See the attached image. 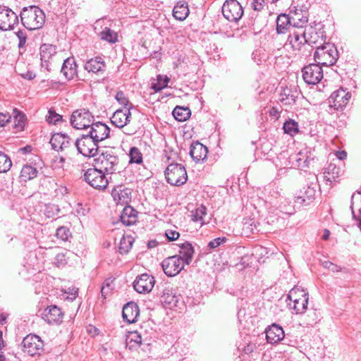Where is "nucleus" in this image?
<instances>
[{"label": "nucleus", "mask_w": 361, "mask_h": 361, "mask_svg": "<svg viewBox=\"0 0 361 361\" xmlns=\"http://www.w3.org/2000/svg\"><path fill=\"white\" fill-rule=\"evenodd\" d=\"M21 23L27 30L41 28L45 22L44 12L37 6L25 7L20 12Z\"/></svg>", "instance_id": "nucleus-1"}, {"label": "nucleus", "mask_w": 361, "mask_h": 361, "mask_svg": "<svg viewBox=\"0 0 361 361\" xmlns=\"http://www.w3.org/2000/svg\"><path fill=\"white\" fill-rule=\"evenodd\" d=\"M307 180V185L295 197V203L299 206L310 205L315 200L317 188L319 186L317 176L314 173H309Z\"/></svg>", "instance_id": "nucleus-2"}, {"label": "nucleus", "mask_w": 361, "mask_h": 361, "mask_svg": "<svg viewBox=\"0 0 361 361\" xmlns=\"http://www.w3.org/2000/svg\"><path fill=\"white\" fill-rule=\"evenodd\" d=\"M314 61L322 66H333L338 59V51L331 43H324L317 47L314 54Z\"/></svg>", "instance_id": "nucleus-3"}, {"label": "nucleus", "mask_w": 361, "mask_h": 361, "mask_svg": "<svg viewBox=\"0 0 361 361\" xmlns=\"http://www.w3.org/2000/svg\"><path fill=\"white\" fill-rule=\"evenodd\" d=\"M164 175L166 181L171 185H182L185 184L188 180L185 168L183 165L177 163L169 164L164 171Z\"/></svg>", "instance_id": "nucleus-4"}, {"label": "nucleus", "mask_w": 361, "mask_h": 361, "mask_svg": "<svg viewBox=\"0 0 361 361\" xmlns=\"http://www.w3.org/2000/svg\"><path fill=\"white\" fill-rule=\"evenodd\" d=\"M118 164V158L111 151L102 152L94 159V166L108 174L116 171L115 166Z\"/></svg>", "instance_id": "nucleus-5"}, {"label": "nucleus", "mask_w": 361, "mask_h": 361, "mask_svg": "<svg viewBox=\"0 0 361 361\" xmlns=\"http://www.w3.org/2000/svg\"><path fill=\"white\" fill-rule=\"evenodd\" d=\"M78 153L87 157H94L99 152V144L88 133L82 134L74 142Z\"/></svg>", "instance_id": "nucleus-6"}, {"label": "nucleus", "mask_w": 361, "mask_h": 361, "mask_svg": "<svg viewBox=\"0 0 361 361\" xmlns=\"http://www.w3.org/2000/svg\"><path fill=\"white\" fill-rule=\"evenodd\" d=\"M105 172L97 167L88 169L84 173L85 180L92 188L97 190H104L109 184V180Z\"/></svg>", "instance_id": "nucleus-7"}, {"label": "nucleus", "mask_w": 361, "mask_h": 361, "mask_svg": "<svg viewBox=\"0 0 361 361\" xmlns=\"http://www.w3.org/2000/svg\"><path fill=\"white\" fill-rule=\"evenodd\" d=\"M94 121V117L87 109L74 111L71 116V124L76 129H87Z\"/></svg>", "instance_id": "nucleus-8"}, {"label": "nucleus", "mask_w": 361, "mask_h": 361, "mask_svg": "<svg viewBox=\"0 0 361 361\" xmlns=\"http://www.w3.org/2000/svg\"><path fill=\"white\" fill-rule=\"evenodd\" d=\"M222 14L229 22L238 23L243 16V8L237 0H226L222 6Z\"/></svg>", "instance_id": "nucleus-9"}, {"label": "nucleus", "mask_w": 361, "mask_h": 361, "mask_svg": "<svg viewBox=\"0 0 361 361\" xmlns=\"http://www.w3.org/2000/svg\"><path fill=\"white\" fill-rule=\"evenodd\" d=\"M23 351L30 356L39 355L44 351V342L37 335L29 334L22 341Z\"/></svg>", "instance_id": "nucleus-10"}, {"label": "nucleus", "mask_w": 361, "mask_h": 361, "mask_svg": "<svg viewBox=\"0 0 361 361\" xmlns=\"http://www.w3.org/2000/svg\"><path fill=\"white\" fill-rule=\"evenodd\" d=\"M302 78L308 85H316L319 83L324 77L322 65L310 63L302 69Z\"/></svg>", "instance_id": "nucleus-11"}, {"label": "nucleus", "mask_w": 361, "mask_h": 361, "mask_svg": "<svg viewBox=\"0 0 361 361\" xmlns=\"http://www.w3.org/2000/svg\"><path fill=\"white\" fill-rule=\"evenodd\" d=\"M185 265L182 259L176 255L164 259L161 262L163 271L168 276L178 275Z\"/></svg>", "instance_id": "nucleus-12"}, {"label": "nucleus", "mask_w": 361, "mask_h": 361, "mask_svg": "<svg viewBox=\"0 0 361 361\" xmlns=\"http://www.w3.org/2000/svg\"><path fill=\"white\" fill-rule=\"evenodd\" d=\"M18 23L17 14L7 6H0V29L1 30H13Z\"/></svg>", "instance_id": "nucleus-13"}, {"label": "nucleus", "mask_w": 361, "mask_h": 361, "mask_svg": "<svg viewBox=\"0 0 361 361\" xmlns=\"http://www.w3.org/2000/svg\"><path fill=\"white\" fill-rule=\"evenodd\" d=\"M351 98V93L346 90L340 88L334 91L329 98V103L331 107L338 111L342 110L349 102Z\"/></svg>", "instance_id": "nucleus-14"}, {"label": "nucleus", "mask_w": 361, "mask_h": 361, "mask_svg": "<svg viewBox=\"0 0 361 361\" xmlns=\"http://www.w3.org/2000/svg\"><path fill=\"white\" fill-rule=\"evenodd\" d=\"M90 130L87 133L92 137L94 142L99 144L109 137L110 128L105 123L98 121L94 122L89 127Z\"/></svg>", "instance_id": "nucleus-15"}, {"label": "nucleus", "mask_w": 361, "mask_h": 361, "mask_svg": "<svg viewBox=\"0 0 361 361\" xmlns=\"http://www.w3.org/2000/svg\"><path fill=\"white\" fill-rule=\"evenodd\" d=\"M154 278L148 274H142L136 277L133 282L134 289L139 293H149L154 286Z\"/></svg>", "instance_id": "nucleus-16"}, {"label": "nucleus", "mask_w": 361, "mask_h": 361, "mask_svg": "<svg viewBox=\"0 0 361 361\" xmlns=\"http://www.w3.org/2000/svg\"><path fill=\"white\" fill-rule=\"evenodd\" d=\"M42 318L49 324L59 325L63 322V312L58 306L51 305L44 310Z\"/></svg>", "instance_id": "nucleus-17"}, {"label": "nucleus", "mask_w": 361, "mask_h": 361, "mask_svg": "<svg viewBox=\"0 0 361 361\" xmlns=\"http://www.w3.org/2000/svg\"><path fill=\"white\" fill-rule=\"evenodd\" d=\"M56 54V46L50 44H43L40 47V59L42 68H44L47 71L50 72L51 62L50 60Z\"/></svg>", "instance_id": "nucleus-18"}, {"label": "nucleus", "mask_w": 361, "mask_h": 361, "mask_svg": "<svg viewBox=\"0 0 361 361\" xmlns=\"http://www.w3.org/2000/svg\"><path fill=\"white\" fill-rule=\"evenodd\" d=\"M106 63L101 56L92 58L87 60L84 65L85 71L97 75H103L106 71Z\"/></svg>", "instance_id": "nucleus-19"}, {"label": "nucleus", "mask_w": 361, "mask_h": 361, "mask_svg": "<svg viewBox=\"0 0 361 361\" xmlns=\"http://www.w3.org/2000/svg\"><path fill=\"white\" fill-rule=\"evenodd\" d=\"M51 148L57 152L63 151L71 145V139L66 133H56L50 139Z\"/></svg>", "instance_id": "nucleus-20"}, {"label": "nucleus", "mask_w": 361, "mask_h": 361, "mask_svg": "<svg viewBox=\"0 0 361 361\" xmlns=\"http://www.w3.org/2000/svg\"><path fill=\"white\" fill-rule=\"evenodd\" d=\"M132 108V104H130V106L127 108L126 109H118L116 110L113 116L111 118V121L112 124L116 126L117 128H122L125 126H126L130 121L131 113L130 109Z\"/></svg>", "instance_id": "nucleus-21"}, {"label": "nucleus", "mask_w": 361, "mask_h": 361, "mask_svg": "<svg viewBox=\"0 0 361 361\" xmlns=\"http://www.w3.org/2000/svg\"><path fill=\"white\" fill-rule=\"evenodd\" d=\"M160 300L166 308L172 309L178 306L181 300V296L177 295L172 289L165 288L161 295Z\"/></svg>", "instance_id": "nucleus-22"}, {"label": "nucleus", "mask_w": 361, "mask_h": 361, "mask_svg": "<svg viewBox=\"0 0 361 361\" xmlns=\"http://www.w3.org/2000/svg\"><path fill=\"white\" fill-rule=\"evenodd\" d=\"M61 72L68 80H71L78 76V65L73 56L64 60Z\"/></svg>", "instance_id": "nucleus-23"}, {"label": "nucleus", "mask_w": 361, "mask_h": 361, "mask_svg": "<svg viewBox=\"0 0 361 361\" xmlns=\"http://www.w3.org/2000/svg\"><path fill=\"white\" fill-rule=\"evenodd\" d=\"M189 154L192 159L196 163H198L201 161H204L207 158L208 149L199 141H196L191 144Z\"/></svg>", "instance_id": "nucleus-24"}, {"label": "nucleus", "mask_w": 361, "mask_h": 361, "mask_svg": "<svg viewBox=\"0 0 361 361\" xmlns=\"http://www.w3.org/2000/svg\"><path fill=\"white\" fill-rule=\"evenodd\" d=\"M140 314L138 305L134 302H129L123 307V319L129 324L135 323Z\"/></svg>", "instance_id": "nucleus-25"}, {"label": "nucleus", "mask_w": 361, "mask_h": 361, "mask_svg": "<svg viewBox=\"0 0 361 361\" xmlns=\"http://www.w3.org/2000/svg\"><path fill=\"white\" fill-rule=\"evenodd\" d=\"M284 331L280 326L273 324L266 330V338L268 343H276L284 338Z\"/></svg>", "instance_id": "nucleus-26"}, {"label": "nucleus", "mask_w": 361, "mask_h": 361, "mask_svg": "<svg viewBox=\"0 0 361 361\" xmlns=\"http://www.w3.org/2000/svg\"><path fill=\"white\" fill-rule=\"evenodd\" d=\"M178 247L180 248L179 254L176 255L180 257L186 265H189L193 259L195 252L193 246L190 243L186 241L179 244Z\"/></svg>", "instance_id": "nucleus-27"}, {"label": "nucleus", "mask_w": 361, "mask_h": 361, "mask_svg": "<svg viewBox=\"0 0 361 361\" xmlns=\"http://www.w3.org/2000/svg\"><path fill=\"white\" fill-rule=\"evenodd\" d=\"M288 42L294 50H300L302 46L307 43L304 30H298L291 32L288 36Z\"/></svg>", "instance_id": "nucleus-28"}, {"label": "nucleus", "mask_w": 361, "mask_h": 361, "mask_svg": "<svg viewBox=\"0 0 361 361\" xmlns=\"http://www.w3.org/2000/svg\"><path fill=\"white\" fill-rule=\"evenodd\" d=\"M342 173V170L337 166L336 164L331 162L326 168L324 169V180L326 184L331 185L332 183L338 181L337 179Z\"/></svg>", "instance_id": "nucleus-29"}, {"label": "nucleus", "mask_w": 361, "mask_h": 361, "mask_svg": "<svg viewBox=\"0 0 361 361\" xmlns=\"http://www.w3.org/2000/svg\"><path fill=\"white\" fill-rule=\"evenodd\" d=\"M121 221L125 226H132L137 221V212L131 206H126L121 214Z\"/></svg>", "instance_id": "nucleus-30"}, {"label": "nucleus", "mask_w": 361, "mask_h": 361, "mask_svg": "<svg viewBox=\"0 0 361 361\" xmlns=\"http://www.w3.org/2000/svg\"><path fill=\"white\" fill-rule=\"evenodd\" d=\"M293 27L290 16L289 14L281 13L276 19V31L279 34L285 33L290 27Z\"/></svg>", "instance_id": "nucleus-31"}, {"label": "nucleus", "mask_w": 361, "mask_h": 361, "mask_svg": "<svg viewBox=\"0 0 361 361\" xmlns=\"http://www.w3.org/2000/svg\"><path fill=\"white\" fill-rule=\"evenodd\" d=\"M307 44L310 45L317 44L323 41V34L319 33L315 28L310 26L304 30Z\"/></svg>", "instance_id": "nucleus-32"}, {"label": "nucleus", "mask_w": 361, "mask_h": 361, "mask_svg": "<svg viewBox=\"0 0 361 361\" xmlns=\"http://www.w3.org/2000/svg\"><path fill=\"white\" fill-rule=\"evenodd\" d=\"M38 173L39 171L35 166L26 164L22 167L20 178L21 181L27 182L36 178Z\"/></svg>", "instance_id": "nucleus-33"}, {"label": "nucleus", "mask_w": 361, "mask_h": 361, "mask_svg": "<svg viewBox=\"0 0 361 361\" xmlns=\"http://www.w3.org/2000/svg\"><path fill=\"white\" fill-rule=\"evenodd\" d=\"M290 161L292 162L293 166L302 169L309 166L310 159L306 153L299 152L290 157Z\"/></svg>", "instance_id": "nucleus-34"}, {"label": "nucleus", "mask_w": 361, "mask_h": 361, "mask_svg": "<svg viewBox=\"0 0 361 361\" xmlns=\"http://www.w3.org/2000/svg\"><path fill=\"white\" fill-rule=\"evenodd\" d=\"M308 300L309 298H304L298 300H291L288 302V305L293 313L303 314L307 308Z\"/></svg>", "instance_id": "nucleus-35"}, {"label": "nucleus", "mask_w": 361, "mask_h": 361, "mask_svg": "<svg viewBox=\"0 0 361 361\" xmlns=\"http://www.w3.org/2000/svg\"><path fill=\"white\" fill-rule=\"evenodd\" d=\"M189 13L188 4L184 1H179L173 9V16L178 20H184Z\"/></svg>", "instance_id": "nucleus-36"}, {"label": "nucleus", "mask_w": 361, "mask_h": 361, "mask_svg": "<svg viewBox=\"0 0 361 361\" xmlns=\"http://www.w3.org/2000/svg\"><path fill=\"white\" fill-rule=\"evenodd\" d=\"M291 23L293 28H298L302 30L303 27H307L306 25L308 22L307 16H304L301 13H298L296 11L295 12H290Z\"/></svg>", "instance_id": "nucleus-37"}, {"label": "nucleus", "mask_w": 361, "mask_h": 361, "mask_svg": "<svg viewBox=\"0 0 361 361\" xmlns=\"http://www.w3.org/2000/svg\"><path fill=\"white\" fill-rule=\"evenodd\" d=\"M169 80L167 75H158L157 79L152 81L151 87L155 92H160L167 87Z\"/></svg>", "instance_id": "nucleus-38"}, {"label": "nucleus", "mask_w": 361, "mask_h": 361, "mask_svg": "<svg viewBox=\"0 0 361 361\" xmlns=\"http://www.w3.org/2000/svg\"><path fill=\"white\" fill-rule=\"evenodd\" d=\"M112 196L117 204H125L130 201L131 192L128 188L120 190V191L115 190L112 192Z\"/></svg>", "instance_id": "nucleus-39"}, {"label": "nucleus", "mask_w": 361, "mask_h": 361, "mask_svg": "<svg viewBox=\"0 0 361 361\" xmlns=\"http://www.w3.org/2000/svg\"><path fill=\"white\" fill-rule=\"evenodd\" d=\"M172 114L176 120L181 122L188 120L191 115L189 108H184L179 106L173 109Z\"/></svg>", "instance_id": "nucleus-40"}, {"label": "nucleus", "mask_w": 361, "mask_h": 361, "mask_svg": "<svg viewBox=\"0 0 361 361\" xmlns=\"http://www.w3.org/2000/svg\"><path fill=\"white\" fill-rule=\"evenodd\" d=\"M134 238L130 235H123L120 240L118 250L121 254H127L132 248Z\"/></svg>", "instance_id": "nucleus-41"}, {"label": "nucleus", "mask_w": 361, "mask_h": 361, "mask_svg": "<svg viewBox=\"0 0 361 361\" xmlns=\"http://www.w3.org/2000/svg\"><path fill=\"white\" fill-rule=\"evenodd\" d=\"M141 343V335L138 334L137 331L130 332L126 338V347H129L130 349L138 347L140 345Z\"/></svg>", "instance_id": "nucleus-42"}, {"label": "nucleus", "mask_w": 361, "mask_h": 361, "mask_svg": "<svg viewBox=\"0 0 361 361\" xmlns=\"http://www.w3.org/2000/svg\"><path fill=\"white\" fill-rule=\"evenodd\" d=\"M309 298V295L303 289L300 288H292L287 296V300H300L301 298Z\"/></svg>", "instance_id": "nucleus-43"}, {"label": "nucleus", "mask_w": 361, "mask_h": 361, "mask_svg": "<svg viewBox=\"0 0 361 361\" xmlns=\"http://www.w3.org/2000/svg\"><path fill=\"white\" fill-rule=\"evenodd\" d=\"M13 114L15 119V128L18 130H23L25 127L26 121L25 115L17 109L13 110Z\"/></svg>", "instance_id": "nucleus-44"}, {"label": "nucleus", "mask_w": 361, "mask_h": 361, "mask_svg": "<svg viewBox=\"0 0 361 361\" xmlns=\"http://www.w3.org/2000/svg\"><path fill=\"white\" fill-rule=\"evenodd\" d=\"M12 166L10 157L5 153L0 152V173H6Z\"/></svg>", "instance_id": "nucleus-45"}, {"label": "nucleus", "mask_w": 361, "mask_h": 361, "mask_svg": "<svg viewBox=\"0 0 361 361\" xmlns=\"http://www.w3.org/2000/svg\"><path fill=\"white\" fill-rule=\"evenodd\" d=\"M295 93L296 92H294L290 89L286 87L281 92L280 99L281 102L286 101V104H288L294 103L297 97Z\"/></svg>", "instance_id": "nucleus-46"}, {"label": "nucleus", "mask_w": 361, "mask_h": 361, "mask_svg": "<svg viewBox=\"0 0 361 361\" xmlns=\"http://www.w3.org/2000/svg\"><path fill=\"white\" fill-rule=\"evenodd\" d=\"M283 128L286 133L291 135L298 133L299 131L298 123L292 119L286 121L283 124Z\"/></svg>", "instance_id": "nucleus-47"}, {"label": "nucleus", "mask_w": 361, "mask_h": 361, "mask_svg": "<svg viewBox=\"0 0 361 361\" xmlns=\"http://www.w3.org/2000/svg\"><path fill=\"white\" fill-rule=\"evenodd\" d=\"M100 37L102 39L111 43H114L117 40L116 32L108 27H105V29L100 32Z\"/></svg>", "instance_id": "nucleus-48"}, {"label": "nucleus", "mask_w": 361, "mask_h": 361, "mask_svg": "<svg viewBox=\"0 0 361 361\" xmlns=\"http://www.w3.org/2000/svg\"><path fill=\"white\" fill-rule=\"evenodd\" d=\"M129 157L130 163L141 164L142 162V154L140 149L135 147L130 148Z\"/></svg>", "instance_id": "nucleus-49"}, {"label": "nucleus", "mask_w": 361, "mask_h": 361, "mask_svg": "<svg viewBox=\"0 0 361 361\" xmlns=\"http://www.w3.org/2000/svg\"><path fill=\"white\" fill-rule=\"evenodd\" d=\"M243 231L247 235L253 233L255 231H259L254 220L251 219H245L243 225Z\"/></svg>", "instance_id": "nucleus-50"}, {"label": "nucleus", "mask_w": 361, "mask_h": 361, "mask_svg": "<svg viewBox=\"0 0 361 361\" xmlns=\"http://www.w3.org/2000/svg\"><path fill=\"white\" fill-rule=\"evenodd\" d=\"M62 116L57 114L53 109H49L48 115L46 116L47 121L50 124L56 125L59 122L62 121Z\"/></svg>", "instance_id": "nucleus-51"}, {"label": "nucleus", "mask_w": 361, "mask_h": 361, "mask_svg": "<svg viewBox=\"0 0 361 361\" xmlns=\"http://www.w3.org/2000/svg\"><path fill=\"white\" fill-rule=\"evenodd\" d=\"M207 214V208L200 205L194 212H192V219L194 221H202L203 216Z\"/></svg>", "instance_id": "nucleus-52"}, {"label": "nucleus", "mask_w": 361, "mask_h": 361, "mask_svg": "<svg viewBox=\"0 0 361 361\" xmlns=\"http://www.w3.org/2000/svg\"><path fill=\"white\" fill-rule=\"evenodd\" d=\"M56 236L63 241H66L71 236L69 228L66 226H61L56 229Z\"/></svg>", "instance_id": "nucleus-53"}, {"label": "nucleus", "mask_w": 361, "mask_h": 361, "mask_svg": "<svg viewBox=\"0 0 361 361\" xmlns=\"http://www.w3.org/2000/svg\"><path fill=\"white\" fill-rule=\"evenodd\" d=\"M116 99L121 105L123 106L126 109L130 106L128 99L126 97L125 94L122 91L117 92L116 95Z\"/></svg>", "instance_id": "nucleus-54"}, {"label": "nucleus", "mask_w": 361, "mask_h": 361, "mask_svg": "<svg viewBox=\"0 0 361 361\" xmlns=\"http://www.w3.org/2000/svg\"><path fill=\"white\" fill-rule=\"evenodd\" d=\"M16 36L18 39V47L20 49L25 47L26 41H27V34L26 32L19 30L16 32Z\"/></svg>", "instance_id": "nucleus-55"}, {"label": "nucleus", "mask_w": 361, "mask_h": 361, "mask_svg": "<svg viewBox=\"0 0 361 361\" xmlns=\"http://www.w3.org/2000/svg\"><path fill=\"white\" fill-rule=\"evenodd\" d=\"M66 263L67 260L63 253H59L56 255L54 264L56 267H63Z\"/></svg>", "instance_id": "nucleus-56"}, {"label": "nucleus", "mask_w": 361, "mask_h": 361, "mask_svg": "<svg viewBox=\"0 0 361 361\" xmlns=\"http://www.w3.org/2000/svg\"><path fill=\"white\" fill-rule=\"evenodd\" d=\"M226 241V237L214 238L208 243V247H209L210 249L216 248V247H219L220 245H221L222 243H225Z\"/></svg>", "instance_id": "nucleus-57"}, {"label": "nucleus", "mask_w": 361, "mask_h": 361, "mask_svg": "<svg viewBox=\"0 0 361 361\" xmlns=\"http://www.w3.org/2000/svg\"><path fill=\"white\" fill-rule=\"evenodd\" d=\"M165 235L169 241H174L178 239L180 233L175 230L168 229L165 231Z\"/></svg>", "instance_id": "nucleus-58"}, {"label": "nucleus", "mask_w": 361, "mask_h": 361, "mask_svg": "<svg viewBox=\"0 0 361 361\" xmlns=\"http://www.w3.org/2000/svg\"><path fill=\"white\" fill-rule=\"evenodd\" d=\"M322 264L324 268L328 269L333 272L340 271L341 269V267H339L338 265H336L329 261H324L322 262Z\"/></svg>", "instance_id": "nucleus-59"}, {"label": "nucleus", "mask_w": 361, "mask_h": 361, "mask_svg": "<svg viewBox=\"0 0 361 361\" xmlns=\"http://www.w3.org/2000/svg\"><path fill=\"white\" fill-rule=\"evenodd\" d=\"M266 4L265 0H252V8L255 11H262Z\"/></svg>", "instance_id": "nucleus-60"}, {"label": "nucleus", "mask_w": 361, "mask_h": 361, "mask_svg": "<svg viewBox=\"0 0 361 361\" xmlns=\"http://www.w3.org/2000/svg\"><path fill=\"white\" fill-rule=\"evenodd\" d=\"M355 199V193H353L351 196V204H350V209L352 211L353 217L356 221H360V225H361V208L359 210V214L358 216H356L355 214L354 210H353V204H354V200Z\"/></svg>", "instance_id": "nucleus-61"}, {"label": "nucleus", "mask_w": 361, "mask_h": 361, "mask_svg": "<svg viewBox=\"0 0 361 361\" xmlns=\"http://www.w3.org/2000/svg\"><path fill=\"white\" fill-rule=\"evenodd\" d=\"M11 116L8 115L0 113V127H4L7 123L9 122Z\"/></svg>", "instance_id": "nucleus-62"}, {"label": "nucleus", "mask_w": 361, "mask_h": 361, "mask_svg": "<svg viewBox=\"0 0 361 361\" xmlns=\"http://www.w3.org/2000/svg\"><path fill=\"white\" fill-rule=\"evenodd\" d=\"M110 290H111V288H110L109 283H106L105 285L102 286V287L101 288V294H102V297L106 298V295L110 293Z\"/></svg>", "instance_id": "nucleus-63"}, {"label": "nucleus", "mask_w": 361, "mask_h": 361, "mask_svg": "<svg viewBox=\"0 0 361 361\" xmlns=\"http://www.w3.org/2000/svg\"><path fill=\"white\" fill-rule=\"evenodd\" d=\"M56 195H64L68 193V189L65 186H59L57 189L55 190Z\"/></svg>", "instance_id": "nucleus-64"}]
</instances>
